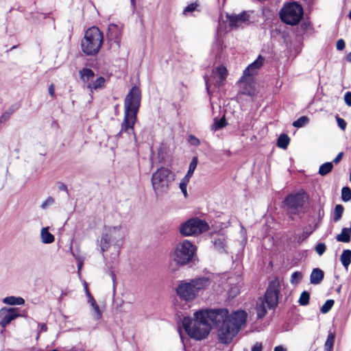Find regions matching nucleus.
Masks as SVG:
<instances>
[{
	"label": "nucleus",
	"instance_id": "f257e3e1",
	"mask_svg": "<svg viewBox=\"0 0 351 351\" xmlns=\"http://www.w3.org/2000/svg\"><path fill=\"white\" fill-rule=\"evenodd\" d=\"M194 319L185 317L182 325L189 336L196 340L205 339L211 326H217V337L220 343H230L245 325L247 315L242 310L231 314L226 308L202 310L194 313Z\"/></svg>",
	"mask_w": 351,
	"mask_h": 351
},
{
	"label": "nucleus",
	"instance_id": "f03ea898",
	"mask_svg": "<svg viewBox=\"0 0 351 351\" xmlns=\"http://www.w3.org/2000/svg\"><path fill=\"white\" fill-rule=\"evenodd\" d=\"M140 89L134 86L126 95L124 101V117L119 132L116 135L117 139H123L128 149H134L137 147V138L134 132V124L137 120V112L141 104Z\"/></svg>",
	"mask_w": 351,
	"mask_h": 351
},
{
	"label": "nucleus",
	"instance_id": "7ed1b4c3",
	"mask_svg": "<svg viewBox=\"0 0 351 351\" xmlns=\"http://www.w3.org/2000/svg\"><path fill=\"white\" fill-rule=\"evenodd\" d=\"M128 234L125 227L121 225L116 226H105L99 246L102 252L107 251L110 246L116 247V253L114 258L118 256L119 254V245L123 243Z\"/></svg>",
	"mask_w": 351,
	"mask_h": 351
},
{
	"label": "nucleus",
	"instance_id": "20e7f679",
	"mask_svg": "<svg viewBox=\"0 0 351 351\" xmlns=\"http://www.w3.org/2000/svg\"><path fill=\"white\" fill-rule=\"evenodd\" d=\"M211 280L208 277L203 276L191 280L190 281H181L176 289L177 295L180 299L186 302L193 301L199 293L209 287Z\"/></svg>",
	"mask_w": 351,
	"mask_h": 351
},
{
	"label": "nucleus",
	"instance_id": "39448f33",
	"mask_svg": "<svg viewBox=\"0 0 351 351\" xmlns=\"http://www.w3.org/2000/svg\"><path fill=\"white\" fill-rule=\"evenodd\" d=\"M104 43V34L97 27L88 28L84 33L81 41V48L87 56H95L101 49Z\"/></svg>",
	"mask_w": 351,
	"mask_h": 351
},
{
	"label": "nucleus",
	"instance_id": "423d86ee",
	"mask_svg": "<svg viewBox=\"0 0 351 351\" xmlns=\"http://www.w3.org/2000/svg\"><path fill=\"white\" fill-rule=\"evenodd\" d=\"M280 287V282L278 279H275L269 283L265 297L259 298L257 303L256 311L258 317H263L266 315L267 309L276 308L278 302Z\"/></svg>",
	"mask_w": 351,
	"mask_h": 351
},
{
	"label": "nucleus",
	"instance_id": "0eeeda50",
	"mask_svg": "<svg viewBox=\"0 0 351 351\" xmlns=\"http://www.w3.org/2000/svg\"><path fill=\"white\" fill-rule=\"evenodd\" d=\"M173 180L174 175L167 168L160 167L154 172L151 182L156 195L160 197L167 193Z\"/></svg>",
	"mask_w": 351,
	"mask_h": 351
},
{
	"label": "nucleus",
	"instance_id": "6e6552de",
	"mask_svg": "<svg viewBox=\"0 0 351 351\" xmlns=\"http://www.w3.org/2000/svg\"><path fill=\"white\" fill-rule=\"evenodd\" d=\"M195 252V245L189 240L184 239L176 245L171 256L176 265L183 266L192 261Z\"/></svg>",
	"mask_w": 351,
	"mask_h": 351
},
{
	"label": "nucleus",
	"instance_id": "1a4fd4ad",
	"mask_svg": "<svg viewBox=\"0 0 351 351\" xmlns=\"http://www.w3.org/2000/svg\"><path fill=\"white\" fill-rule=\"evenodd\" d=\"M303 16L302 6L296 2L287 3L280 12L281 20L289 25L298 24Z\"/></svg>",
	"mask_w": 351,
	"mask_h": 351
},
{
	"label": "nucleus",
	"instance_id": "9d476101",
	"mask_svg": "<svg viewBox=\"0 0 351 351\" xmlns=\"http://www.w3.org/2000/svg\"><path fill=\"white\" fill-rule=\"evenodd\" d=\"M208 229L209 226L204 220L195 217L181 223L179 232L182 236L191 237L200 234Z\"/></svg>",
	"mask_w": 351,
	"mask_h": 351
},
{
	"label": "nucleus",
	"instance_id": "9b49d317",
	"mask_svg": "<svg viewBox=\"0 0 351 351\" xmlns=\"http://www.w3.org/2000/svg\"><path fill=\"white\" fill-rule=\"evenodd\" d=\"M228 75L226 68L222 65L212 70L209 76L205 77L206 90L208 94L215 89H218L223 84Z\"/></svg>",
	"mask_w": 351,
	"mask_h": 351
},
{
	"label": "nucleus",
	"instance_id": "f8f14e48",
	"mask_svg": "<svg viewBox=\"0 0 351 351\" xmlns=\"http://www.w3.org/2000/svg\"><path fill=\"white\" fill-rule=\"evenodd\" d=\"M306 200V195L304 193H298L288 195L285 199V204L289 211L292 214L304 213V205Z\"/></svg>",
	"mask_w": 351,
	"mask_h": 351
},
{
	"label": "nucleus",
	"instance_id": "ddd939ff",
	"mask_svg": "<svg viewBox=\"0 0 351 351\" xmlns=\"http://www.w3.org/2000/svg\"><path fill=\"white\" fill-rule=\"evenodd\" d=\"M18 308L3 307L0 309V326L5 328L13 320L21 316Z\"/></svg>",
	"mask_w": 351,
	"mask_h": 351
},
{
	"label": "nucleus",
	"instance_id": "4468645a",
	"mask_svg": "<svg viewBox=\"0 0 351 351\" xmlns=\"http://www.w3.org/2000/svg\"><path fill=\"white\" fill-rule=\"evenodd\" d=\"M265 58L262 56H258L256 60L248 65V66L243 71V76L241 79V82H247V77H252L257 74L258 70L263 65Z\"/></svg>",
	"mask_w": 351,
	"mask_h": 351
},
{
	"label": "nucleus",
	"instance_id": "2eb2a0df",
	"mask_svg": "<svg viewBox=\"0 0 351 351\" xmlns=\"http://www.w3.org/2000/svg\"><path fill=\"white\" fill-rule=\"evenodd\" d=\"M212 243L214 249L220 254L227 253V237L223 233H218L213 237Z\"/></svg>",
	"mask_w": 351,
	"mask_h": 351
},
{
	"label": "nucleus",
	"instance_id": "dca6fc26",
	"mask_svg": "<svg viewBox=\"0 0 351 351\" xmlns=\"http://www.w3.org/2000/svg\"><path fill=\"white\" fill-rule=\"evenodd\" d=\"M123 25L119 23H111L108 25V38L110 40L114 41L117 44L120 43Z\"/></svg>",
	"mask_w": 351,
	"mask_h": 351
},
{
	"label": "nucleus",
	"instance_id": "f3484780",
	"mask_svg": "<svg viewBox=\"0 0 351 351\" xmlns=\"http://www.w3.org/2000/svg\"><path fill=\"white\" fill-rule=\"evenodd\" d=\"M249 19V15L247 12H243L240 14L232 15L229 17V24L231 27L237 28L245 23Z\"/></svg>",
	"mask_w": 351,
	"mask_h": 351
},
{
	"label": "nucleus",
	"instance_id": "a211bd4d",
	"mask_svg": "<svg viewBox=\"0 0 351 351\" xmlns=\"http://www.w3.org/2000/svg\"><path fill=\"white\" fill-rule=\"evenodd\" d=\"M80 74L84 86L88 88V85L90 84L94 79V72L90 69H83L80 71Z\"/></svg>",
	"mask_w": 351,
	"mask_h": 351
},
{
	"label": "nucleus",
	"instance_id": "6ab92c4d",
	"mask_svg": "<svg viewBox=\"0 0 351 351\" xmlns=\"http://www.w3.org/2000/svg\"><path fill=\"white\" fill-rule=\"evenodd\" d=\"M324 278V271L319 269L315 268L313 269L311 276H310V281L313 285H318L319 284Z\"/></svg>",
	"mask_w": 351,
	"mask_h": 351
},
{
	"label": "nucleus",
	"instance_id": "aec40b11",
	"mask_svg": "<svg viewBox=\"0 0 351 351\" xmlns=\"http://www.w3.org/2000/svg\"><path fill=\"white\" fill-rule=\"evenodd\" d=\"M40 239L43 243L50 244L54 241L55 237L49 232V228L45 227L40 230Z\"/></svg>",
	"mask_w": 351,
	"mask_h": 351
},
{
	"label": "nucleus",
	"instance_id": "412c9836",
	"mask_svg": "<svg viewBox=\"0 0 351 351\" xmlns=\"http://www.w3.org/2000/svg\"><path fill=\"white\" fill-rule=\"evenodd\" d=\"M3 302L11 306L23 305L25 304V300L21 297L12 295L4 298Z\"/></svg>",
	"mask_w": 351,
	"mask_h": 351
},
{
	"label": "nucleus",
	"instance_id": "4be33fe9",
	"mask_svg": "<svg viewBox=\"0 0 351 351\" xmlns=\"http://www.w3.org/2000/svg\"><path fill=\"white\" fill-rule=\"evenodd\" d=\"M105 83V79L103 77H99L97 79L93 80V82L88 85V90L90 92L96 90L104 86Z\"/></svg>",
	"mask_w": 351,
	"mask_h": 351
},
{
	"label": "nucleus",
	"instance_id": "5701e85b",
	"mask_svg": "<svg viewBox=\"0 0 351 351\" xmlns=\"http://www.w3.org/2000/svg\"><path fill=\"white\" fill-rule=\"evenodd\" d=\"M341 262L346 269L351 263V250H344L340 257Z\"/></svg>",
	"mask_w": 351,
	"mask_h": 351
},
{
	"label": "nucleus",
	"instance_id": "b1692460",
	"mask_svg": "<svg viewBox=\"0 0 351 351\" xmlns=\"http://www.w3.org/2000/svg\"><path fill=\"white\" fill-rule=\"evenodd\" d=\"M350 229L344 228L341 232L337 236V240L339 242L348 243L350 241Z\"/></svg>",
	"mask_w": 351,
	"mask_h": 351
},
{
	"label": "nucleus",
	"instance_id": "393cba45",
	"mask_svg": "<svg viewBox=\"0 0 351 351\" xmlns=\"http://www.w3.org/2000/svg\"><path fill=\"white\" fill-rule=\"evenodd\" d=\"M335 334L329 333L327 339L324 343V351H332L334 342H335Z\"/></svg>",
	"mask_w": 351,
	"mask_h": 351
},
{
	"label": "nucleus",
	"instance_id": "a878e982",
	"mask_svg": "<svg viewBox=\"0 0 351 351\" xmlns=\"http://www.w3.org/2000/svg\"><path fill=\"white\" fill-rule=\"evenodd\" d=\"M332 168L333 165L332 162H325L319 167L318 172L321 176H324L329 173L332 171Z\"/></svg>",
	"mask_w": 351,
	"mask_h": 351
},
{
	"label": "nucleus",
	"instance_id": "bb28decb",
	"mask_svg": "<svg viewBox=\"0 0 351 351\" xmlns=\"http://www.w3.org/2000/svg\"><path fill=\"white\" fill-rule=\"evenodd\" d=\"M199 5L197 2L191 3L184 8L182 14L187 16L196 10L199 11Z\"/></svg>",
	"mask_w": 351,
	"mask_h": 351
},
{
	"label": "nucleus",
	"instance_id": "cd10ccee",
	"mask_svg": "<svg viewBox=\"0 0 351 351\" xmlns=\"http://www.w3.org/2000/svg\"><path fill=\"white\" fill-rule=\"evenodd\" d=\"M343 210L344 208L342 205H336L333 213V221L335 222H337L341 219L342 214L343 213Z\"/></svg>",
	"mask_w": 351,
	"mask_h": 351
},
{
	"label": "nucleus",
	"instance_id": "c85d7f7f",
	"mask_svg": "<svg viewBox=\"0 0 351 351\" xmlns=\"http://www.w3.org/2000/svg\"><path fill=\"white\" fill-rule=\"evenodd\" d=\"M213 51L215 52L216 56H219L223 49V42L220 38H217L216 42L213 47Z\"/></svg>",
	"mask_w": 351,
	"mask_h": 351
},
{
	"label": "nucleus",
	"instance_id": "c756f323",
	"mask_svg": "<svg viewBox=\"0 0 351 351\" xmlns=\"http://www.w3.org/2000/svg\"><path fill=\"white\" fill-rule=\"evenodd\" d=\"M289 140L287 134H281L278 140V146L282 149H286L289 145Z\"/></svg>",
	"mask_w": 351,
	"mask_h": 351
},
{
	"label": "nucleus",
	"instance_id": "7c9ffc66",
	"mask_svg": "<svg viewBox=\"0 0 351 351\" xmlns=\"http://www.w3.org/2000/svg\"><path fill=\"white\" fill-rule=\"evenodd\" d=\"M309 300H310L309 293L306 291H304L300 294V298L298 300V303L301 306H306L309 303Z\"/></svg>",
	"mask_w": 351,
	"mask_h": 351
},
{
	"label": "nucleus",
	"instance_id": "2f4dec72",
	"mask_svg": "<svg viewBox=\"0 0 351 351\" xmlns=\"http://www.w3.org/2000/svg\"><path fill=\"white\" fill-rule=\"evenodd\" d=\"M309 119L306 116H302L293 123V125L295 128H302L307 124Z\"/></svg>",
	"mask_w": 351,
	"mask_h": 351
},
{
	"label": "nucleus",
	"instance_id": "473e14b6",
	"mask_svg": "<svg viewBox=\"0 0 351 351\" xmlns=\"http://www.w3.org/2000/svg\"><path fill=\"white\" fill-rule=\"evenodd\" d=\"M334 304V300H328L322 306L320 311L323 314H326L330 311L332 306Z\"/></svg>",
	"mask_w": 351,
	"mask_h": 351
},
{
	"label": "nucleus",
	"instance_id": "72a5a7b5",
	"mask_svg": "<svg viewBox=\"0 0 351 351\" xmlns=\"http://www.w3.org/2000/svg\"><path fill=\"white\" fill-rule=\"evenodd\" d=\"M197 158L195 157L192 159V160L189 165V170H188V172L186 176L191 178L194 173V171L195 170V169L197 167Z\"/></svg>",
	"mask_w": 351,
	"mask_h": 351
},
{
	"label": "nucleus",
	"instance_id": "f704fd0d",
	"mask_svg": "<svg viewBox=\"0 0 351 351\" xmlns=\"http://www.w3.org/2000/svg\"><path fill=\"white\" fill-rule=\"evenodd\" d=\"M341 198L343 202H348L351 199V190L349 187H343L341 190Z\"/></svg>",
	"mask_w": 351,
	"mask_h": 351
},
{
	"label": "nucleus",
	"instance_id": "c9c22d12",
	"mask_svg": "<svg viewBox=\"0 0 351 351\" xmlns=\"http://www.w3.org/2000/svg\"><path fill=\"white\" fill-rule=\"evenodd\" d=\"M302 274L300 271H295L291 277V283L293 285L298 284L302 278Z\"/></svg>",
	"mask_w": 351,
	"mask_h": 351
},
{
	"label": "nucleus",
	"instance_id": "e433bc0d",
	"mask_svg": "<svg viewBox=\"0 0 351 351\" xmlns=\"http://www.w3.org/2000/svg\"><path fill=\"white\" fill-rule=\"evenodd\" d=\"M226 125V121L224 117H222L219 121L215 120V123L213 125V128L215 130H218L221 129L222 128L225 127Z\"/></svg>",
	"mask_w": 351,
	"mask_h": 351
},
{
	"label": "nucleus",
	"instance_id": "4c0bfd02",
	"mask_svg": "<svg viewBox=\"0 0 351 351\" xmlns=\"http://www.w3.org/2000/svg\"><path fill=\"white\" fill-rule=\"evenodd\" d=\"M92 308H93V311L95 312V313L93 315V318L95 320L100 319L101 318V317H102V313L100 311L99 306L96 304L94 306H93Z\"/></svg>",
	"mask_w": 351,
	"mask_h": 351
},
{
	"label": "nucleus",
	"instance_id": "58836bf2",
	"mask_svg": "<svg viewBox=\"0 0 351 351\" xmlns=\"http://www.w3.org/2000/svg\"><path fill=\"white\" fill-rule=\"evenodd\" d=\"M12 111L7 110L3 112L0 117V124H4L7 122V121L10 119Z\"/></svg>",
	"mask_w": 351,
	"mask_h": 351
},
{
	"label": "nucleus",
	"instance_id": "ea45409f",
	"mask_svg": "<svg viewBox=\"0 0 351 351\" xmlns=\"http://www.w3.org/2000/svg\"><path fill=\"white\" fill-rule=\"evenodd\" d=\"M54 203V199L51 197H49L46 199L45 201H44L40 207L42 209H46L49 206H51Z\"/></svg>",
	"mask_w": 351,
	"mask_h": 351
},
{
	"label": "nucleus",
	"instance_id": "a19ab883",
	"mask_svg": "<svg viewBox=\"0 0 351 351\" xmlns=\"http://www.w3.org/2000/svg\"><path fill=\"white\" fill-rule=\"evenodd\" d=\"M326 250V245L323 243H319L315 246V251L319 256L322 255Z\"/></svg>",
	"mask_w": 351,
	"mask_h": 351
},
{
	"label": "nucleus",
	"instance_id": "79ce46f5",
	"mask_svg": "<svg viewBox=\"0 0 351 351\" xmlns=\"http://www.w3.org/2000/svg\"><path fill=\"white\" fill-rule=\"evenodd\" d=\"M240 289L239 287L234 286L233 287H231L228 290V294L229 296L231 298H234L236 295H237L239 293Z\"/></svg>",
	"mask_w": 351,
	"mask_h": 351
},
{
	"label": "nucleus",
	"instance_id": "37998d69",
	"mask_svg": "<svg viewBox=\"0 0 351 351\" xmlns=\"http://www.w3.org/2000/svg\"><path fill=\"white\" fill-rule=\"evenodd\" d=\"M336 120H337V123L338 126L343 131H344L346 130V125H347V123H346V121L343 119L339 117L338 116L336 117Z\"/></svg>",
	"mask_w": 351,
	"mask_h": 351
},
{
	"label": "nucleus",
	"instance_id": "c03bdc74",
	"mask_svg": "<svg viewBox=\"0 0 351 351\" xmlns=\"http://www.w3.org/2000/svg\"><path fill=\"white\" fill-rule=\"evenodd\" d=\"M85 290H86V293L88 297V302L90 304L91 306H94L97 303H96L95 299L93 298V297L91 295V294L88 291L86 285H85Z\"/></svg>",
	"mask_w": 351,
	"mask_h": 351
},
{
	"label": "nucleus",
	"instance_id": "a18cd8bd",
	"mask_svg": "<svg viewBox=\"0 0 351 351\" xmlns=\"http://www.w3.org/2000/svg\"><path fill=\"white\" fill-rule=\"evenodd\" d=\"M189 142L190 143V144L194 146H198L200 144V141L199 140V138H197L196 136L193 135H190L189 136Z\"/></svg>",
	"mask_w": 351,
	"mask_h": 351
},
{
	"label": "nucleus",
	"instance_id": "49530a36",
	"mask_svg": "<svg viewBox=\"0 0 351 351\" xmlns=\"http://www.w3.org/2000/svg\"><path fill=\"white\" fill-rule=\"evenodd\" d=\"M346 43L343 39H339L336 43V47L337 50L341 51L345 48Z\"/></svg>",
	"mask_w": 351,
	"mask_h": 351
},
{
	"label": "nucleus",
	"instance_id": "de8ad7c7",
	"mask_svg": "<svg viewBox=\"0 0 351 351\" xmlns=\"http://www.w3.org/2000/svg\"><path fill=\"white\" fill-rule=\"evenodd\" d=\"M344 101L347 106H351V92H346L345 93Z\"/></svg>",
	"mask_w": 351,
	"mask_h": 351
},
{
	"label": "nucleus",
	"instance_id": "09e8293b",
	"mask_svg": "<svg viewBox=\"0 0 351 351\" xmlns=\"http://www.w3.org/2000/svg\"><path fill=\"white\" fill-rule=\"evenodd\" d=\"M263 346L260 342H256L252 348V351H262Z\"/></svg>",
	"mask_w": 351,
	"mask_h": 351
},
{
	"label": "nucleus",
	"instance_id": "8fccbe9b",
	"mask_svg": "<svg viewBox=\"0 0 351 351\" xmlns=\"http://www.w3.org/2000/svg\"><path fill=\"white\" fill-rule=\"evenodd\" d=\"M190 177H188L187 176H185L182 180H181L180 183V186H183V185H185V186H187L189 182V180H190Z\"/></svg>",
	"mask_w": 351,
	"mask_h": 351
},
{
	"label": "nucleus",
	"instance_id": "3c124183",
	"mask_svg": "<svg viewBox=\"0 0 351 351\" xmlns=\"http://www.w3.org/2000/svg\"><path fill=\"white\" fill-rule=\"evenodd\" d=\"M48 91H49V94L51 97H54V95H55V86L53 84L49 85V88H48Z\"/></svg>",
	"mask_w": 351,
	"mask_h": 351
},
{
	"label": "nucleus",
	"instance_id": "603ef678",
	"mask_svg": "<svg viewBox=\"0 0 351 351\" xmlns=\"http://www.w3.org/2000/svg\"><path fill=\"white\" fill-rule=\"evenodd\" d=\"M343 155V152L339 153L338 155L333 160V162L335 164H337L341 160Z\"/></svg>",
	"mask_w": 351,
	"mask_h": 351
},
{
	"label": "nucleus",
	"instance_id": "864d4df0",
	"mask_svg": "<svg viewBox=\"0 0 351 351\" xmlns=\"http://www.w3.org/2000/svg\"><path fill=\"white\" fill-rule=\"evenodd\" d=\"M38 326H40V329H39V332H38L37 338L38 337L40 332H45L47 330V326L45 324H38Z\"/></svg>",
	"mask_w": 351,
	"mask_h": 351
},
{
	"label": "nucleus",
	"instance_id": "5fc2aeb1",
	"mask_svg": "<svg viewBox=\"0 0 351 351\" xmlns=\"http://www.w3.org/2000/svg\"><path fill=\"white\" fill-rule=\"evenodd\" d=\"M186 187H187V186H185V185L180 186V189L181 191L182 192V193H183V195H184L185 197H187Z\"/></svg>",
	"mask_w": 351,
	"mask_h": 351
},
{
	"label": "nucleus",
	"instance_id": "6e6d98bb",
	"mask_svg": "<svg viewBox=\"0 0 351 351\" xmlns=\"http://www.w3.org/2000/svg\"><path fill=\"white\" fill-rule=\"evenodd\" d=\"M274 351H287V350L282 346H278L274 348Z\"/></svg>",
	"mask_w": 351,
	"mask_h": 351
},
{
	"label": "nucleus",
	"instance_id": "4d7b16f0",
	"mask_svg": "<svg viewBox=\"0 0 351 351\" xmlns=\"http://www.w3.org/2000/svg\"><path fill=\"white\" fill-rule=\"evenodd\" d=\"M83 265V261L80 259H77V269L78 271H80Z\"/></svg>",
	"mask_w": 351,
	"mask_h": 351
},
{
	"label": "nucleus",
	"instance_id": "13d9d810",
	"mask_svg": "<svg viewBox=\"0 0 351 351\" xmlns=\"http://www.w3.org/2000/svg\"><path fill=\"white\" fill-rule=\"evenodd\" d=\"M131 5L133 8V9H135L136 8V0H130Z\"/></svg>",
	"mask_w": 351,
	"mask_h": 351
},
{
	"label": "nucleus",
	"instance_id": "bf43d9fd",
	"mask_svg": "<svg viewBox=\"0 0 351 351\" xmlns=\"http://www.w3.org/2000/svg\"><path fill=\"white\" fill-rule=\"evenodd\" d=\"M346 60L348 61V62H351V52L349 53L347 56H346Z\"/></svg>",
	"mask_w": 351,
	"mask_h": 351
},
{
	"label": "nucleus",
	"instance_id": "052dcab7",
	"mask_svg": "<svg viewBox=\"0 0 351 351\" xmlns=\"http://www.w3.org/2000/svg\"><path fill=\"white\" fill-rule=\"evenodd\" d=\"M112 281H113V283L114 284V282H115V276L112 274ZM115 289V288L114 287V290Z\"/></svg>",
	"mask_w": 351,
	"mask_h": 351
},
{
	"label": "nucleus",
	"instance_id": "680f3d73",
	"mask_svg": "<svg viewBox=\"0 0 351 351\" xmlns=\"http://www.w3.org/2000/svg\"><path fill=\"white\" fill-rule=\"evenodd\" d=\"M349 18H350V19H351V10H350V12L349 13Z\"/></svg>",
	"mask_w": 351,
	"mask_h": 351
},
{
	"label": "nucleus",
	"instance_id": "e2e57ef3",
	"mask_svg": "<svg viewBox=\"0 0 351 351\" xmlns=\"http://www.w3.org/2000/svg\"><path fill=\"white\" fill-rule=\"evenodd\" d=\"M350 180L351 182V173H350Z\"/></svg>",
	"mask_w": 351,
	"mask_h": 351
},
{
	"label": "nucleus",
	"instance_id": "0e129e2a",
	"mask_svg": "<svg viewBox=\"0 0 351 351\" xmlns=\"http://www.w3.org/2000/svg\"><path fill=\"white\" fill-rule=\"evenodd\" d=\"M245 351H247V350H245Z\"/></svg>",
	"mask_w": 351,
	"mask_h": 351
}]
</instances>
